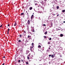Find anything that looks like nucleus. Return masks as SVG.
<instances>
[{
    "label": "nucleus",
    "mask_w": 65,
    "mask_h": 65,
    "mask_svg": "<svg viewBox=\"0 0 65 65\" xmlns=\"http://www.w3.org/2000/svg\"><path fill=\"white\" fill-rule=\"evenodd\" d=\"M18 42H21V41L20 40H19V41H18Z\"/></svg>",
    "instance_id": "obj_23"
},
{
    "label": "nucleus",
    "mask_w": 65,
    "mask_h": 65,
    "mask_svg": "<svg viewBox=\"0 0 65 65\" xmlns=\"http://www.w3.org/2000/svg\"><path fill=\"white\" fill-rule=\"evenodd\" d=\"M26 64H28V62H26Z\"/></svg>",
    "instance_id": "obj_28"
},
{
    "label": "nucleus",
    "mask_w": 65,
    "mask_h": 65,
    "mask_svg": "<svg viewBox=\"0 0 65 65\" xmlns=\"http://www.w3.org/2000/svg\"><path fill=\"white\" fill-rule=\"evenodd\" d=\"M29 54V55H30V54Z\"/></svg>",
    "instance_id": "obj_45"
},
{
    "label": "nucleus",
    "mask_w": 65,
    "mask_h": 65,
    "mask_svg": "<svg viewBox=\"0 0 65 65\" xmlns=\"http://www.w3.org/2000/svg\"><path fill=\"white\" fill-rule=\"evenodd\" d=\"M49 49H51V48L49 47Z\"/></svg>",
    "instance_id": "obj_43"
},
{
    "label": "nucleus",
    "mask_w": 65,
    "mask_h": 65,
    "mask_svg": "<svg viewBox=\"0 0 65 65\" xmlns=\"http://www.w3.org/2000/svg\"><path fill=\"white\" fill-rule=\"evenodd\" d=\"M33 17H34V15H32L31 17V20L33 18Z\"/></svg>",
    "instance_id": "obj_3"
},
{
    "label": "nucleus",
    "mask_w": 65,
    "mask_h": 65,
    "mask_svg": "<svg viewBox=\"0 0 65 65\" xmlns=\"http://www.w3.org/2000/svg\"><path fill=\"white\" fill-rule=\"evenodd\" d=\"M33 14H34V13H33Z\"/></svg>",
    "instance_id": "obj_51"
},
{
    "label": "nucleus",
    "mask_w": 65,
    "mask_h": 65,
    "mask_svg": "<svg viewBox=\"0 0 65 65\" xmlns=\"http://www.w3.org/2000/svg\"><path fill=\"white\" fill-rule=\"evenodd\" d=\"M57 9H58L59 8V6H57Z\"/></svg>",
    "instance_id": "obj_16"
},
{
    "label": "nucleus",
    "mask_w": 65,
    "mask_h": 65,
    "mask_svg": "<svg viewBox=\"0 0 65 65\" xmlns=\"http://www.w3.org/2000/svg\"><path fill=\"white\" fill-rule=\"evenodd\" d=\"M2 27V25L1 26H0V27L1 28Z\"/></svg>",
    "instance_id": "obj_21"
},
{
    "label": "nucleus",
    "mask_w": 65,
    "mask_h": 65,
    "mask_svg": "<svg viewBox=\"0 0 65 65\" xmlns=\"http://www.w3.org/2000/svg\"><path fill=\"white\" fill-rule=\"evenodd\" d=\"M38 48H41V46H40V45H39L38 46Z\"/></svg>",
    "instance_id": "obj_6"
},
{
    "label": "nucleus",
    "mask_w": 65,
    "mask_h": 65,
    "mask_svg": "<svg viewBox=\"0 0 65 65\" xmlns=\"http://www.w3.org/2000/svg\"><path fill=\"white\" fill-rule=\"evenodd\" d=\"M62 12H65V10H63L62 11Z\"/></svg>",
    "instance_id": "obj_11"
},
{
    "label": "nucleus",
    "mask_w": 65,
    "mask_h": 65,
    "mask_svg": "<svg viewBox=\"0 0 65 65\" xmlns=\"http://www.w3.org/2000/svg\"><path fill=\"white\" fill-rule=\"evenodd\" d=\"M15 60H16V57H15Z\"/></svg>",
    "instance_id": "obj_39"
},
{
    "label": "nucleus",
    "mask_w": 65,
    "mask_h": 65,
    "mask_svg": "<svg viewBox=\"0 0 65 65\" xmlns=\"http://www.w3.org/2000/svg\"><path fill=\"white\" fill-rule=\"evenodd\" d=\"M45 1V2H46V0H44Z\"/></svg>",
    "instance_id": "obj_37"
},
{
    "label": "nucleus",
    "mask_w": 65,
    "mask_h": 65,
    "mask_svg": "<svg viewBox=\"0 0 65 65\" xmlns=\"http://www.w3.org/2000/svg\"><path fill=\"white\" fill-rule=\"evenodd\" d=\"M43 26H46V25H45V24H43Z\"/></svg>",
    "instance_id": "obj_22"
},
{
    "label": "nucleus",
    "mask_w": 65,
    "mask_h": 65,
    "mask_svg": "<svg viewBox=\"0 0 65 65\" xmlns=\"http://www.w3.org/2000/svg\"><path fill=\"white\" fill-rule=\"evenodd\" d=\"M47 31H46L45 32V34H47Z\"/></svg>",
    "instance_id": "obj_20"
},
{
    "label": "nucleus",
    "mask_w": 65,
    "mask_h": 65,
    "mask_svg": "<svg viewBox=\"0 0 65 65\" xmlns=\"http://www.w3.org/2000/svg\"><path fill=\"white\" fill-rule=\"evenodd\" d=\"M49 40H52V38H50L49 39Z\"/></svg>",
    "instance_id": "obj_26"
},
{
    "label": "nucleus",
    "mask_w": 65,
    "mask_h": 65,
    "mask_svg": "<svg viewBox=\"0 0 65 65\" xmlns=\"http://www.w3.org/2000/svg\"><path fill=\"white\" fill-rule=\"evenodd\" d=\"M18 39H17V40H18Z\"/></svg>",
    "instance_id": "obj_47"
},
{
    "label": "nucleus",
    "mask_w": 65,
    "mask_h": 65,
    "mask_svg": "<svg viewBox=\"0 0 65 65\" xmlns=\"http://www.w3.org/2000/svg\"><path fill=\"white\" fill-rule=\"evenodd\" d=\"M22 62H23L24 61V60H21Z\"/></svg>",
    "instance_id": "obj_30"
},
{
    "label": "nucleus",
    "mask_w": 65,
    "mask_h": 65,
    "mask_svg": "<svg viewBox=\"0 0 65 65\" xmlns=\"http://www.w3.org/2000/svg\"><path fill=\"white\" fill-rule=\"evenodd\" d=\"M54 56H55V54H54L52 55L51 56L52 57V58H54V57H55Z\"/></svg>",
    "instance_id": "obj_2"
},
{
    "label": "nucleus",
    "mask_w": 65,
    "mask_h": 65,
    "mask_svg": "<svg viewBox=\"0 0 65 65\" xmlns=\"http://www.w3.org/2000/svg\"><path fill=\"white\" fill-rule=\"evenodd\" d=\"M49 57H51V55H49Z\"/></svg>",
    "instance_id": "obj_33"
},
{
    "label": "nucleus",
    "mask_w": 65,
    "mask_h": 65,
    "mask_svg": "<svg viewBox=\"0 0 65 65\" xmlns=\"http://www.w3.org/2000/svg\"><path fill=\"white\" fill-rule=\"evenodd\" d=\"M30 20H28V24H30Z\"/></svg>",
    "instance_id": "obj_5"
},
{
    "label": "nucleus",
    "mask_w": 65,
    "mask_h": 65,
    "mask_svg": "<svg viewBox=\"0 0 65 65\" xmlns=\"http://www.w3.org/2000/svg\"><path fill=\"white\" fill-rule=\"evenodd\" d=\"M60 37H63V35L62 34H61L60 35Z\"/></svg>",
    "instance_id": "obj_7"
},
{
    "label": "nucleus",
    "mask_w": 65,
    "mask_h": 65,
    "mask_svg": "<svg viewBox=\"0 0 65 65\" xmlns=\"http://www.w3.org/2000/svg\"><path fill=\"white\" fill-rule=\"evenodd\" d=\"M53 26V24H52L51 25V26Z\"/></svg>",
    "instance_id": "obj_41"
},
{
    "label": "nucleus",
    "mask_w": 65,
    "mask_h": 65,
    "mask_svg": "<svg viewBox=\"0 0 65 65\" xmlns=\"http://www.w3.org/2000/svg\"><path fill=\"white\" fill-rule=\"evenodd\" d=\"M32 31L33 32H34V29H32Z\"/></svg>",
    "instance_id": "obj_18"
},
{
    "label": "nucleus",
    "mask_w": 65,
    "mask_h": 65,
    "mask_svg": "<svg viewBox=\"0 0 65 65\" xmlns=\"http://www.w3.org/2000/svg\"><path fill=\"white\" fill-rule=\"evenodd\" d=\"M19 62H21V60H19L18 61Z\"/></svg>",
    "instance_id": "obj_24"
},
{
    "label": "nucleus",
    "mask_w": 65,
    "mask_h": 65,
    "mask_svg": "<svg viewBox=\"0 0 65 65\" xmlns=\"http://www.w3.org/2000/svg\"><path fill=\"white\" fill-rule=\"evenodd\" d=\"M29 51H28L27 52H26V54H28V53H29Z\"/></svg>",
    "instance_id": "obj_14"
},
{
    "label": "nucleus",
    "mask_w": 65,
    "mask_h": 65,
    "mask_svg": "<svg viewBox=\"0 0 65 65\" xmlns=\"http://www.w3.org/2000/svg\"><path fill=\"white\" fill-rule=\"evenodd\" d=\"M20 37H22V35H20L19 36Z\"/></svg>",
    "instance_id": "obj_17"
},
{
    "label": "nucleus",
    "mask_w": 65,
    "mask_h": 65,
    "mask_svg": "<svg viewBox=\"0 0 65 65\" xmlns=\"http://www.w3.org/2000/svg\"><path fill=\"white\" fill-rule=\"evenodd\" d=\"M8 32H9V30H10V29H9V28H8Z\"/></svg>",
    "instance_id": "obj_25"
},
{
    "label": "nucleus",
    "mask_w": 65,
    "mask_h": 65,
    "mask_svg": "<svg viewBox=\"0 0 65 65\" xmlns=\"http://www.w3.org/2000/svg\"><path fill=\"white\" fill-rule=\"evenodd\" d=\"M26 1L27 2V1Z\"/></svg>",
    "instance_id": "obj_52"
},
{
    "label": "nucleus",
    "mask_w": 65,
    "mask_h": 65,
    "mask_svg": "<svg viewBox=\"0 0 65 65\" xmlns=\"http://www.w3.org/2000/svg\"><path fill=\"white\" fill-rule=\"evenodd\" d=\"M28 1V0H27Z\"/></svg>",
    "instance_id": "obj_50"
},
{
    "label": "nucleus",
    "mask_w": 65,
    "mask_h": 65,
    "mask_svg": "<svg viewBox=\"0 0 65 65\" xmlns=\"http://www.w3.org/2000/svg\"><path fill=\"white\" fill-rule=\"evenodd\" d=\"M29 37H30V36H28V38H29Z\"/></svg>",
    "instance_id": "obj_27"
},
{
    "label": "nucleus",
    "mask_w": 65,
    "mask_h": 65,
    "mask_svg": "<svg viewBox=\"0 0 65 65\" xmlns=\"http://www.w3.org/2000/svg\"><path fill=\"white\" fill-rule=\"evenodd\" d=\"M8 33H9V31H8V32H7L8 34Z\"/></svg>",
    "instance_id": "obj_38"
},
{
    "label": "nucleus",
    "mask_w": 65,
    "mask_h": 65,
    "mask_svg": "<svg viewBox=\"0 0 65 65\" xmlns=\"http://www.w3.org/2000/svg\"><path fill=\"white\" fill-rule=\"evenodd\" d=\"M24 13H22L21 14V15H24Z\"/></svg>",
    "instance_id": "obj_9"
},
{
    "label": "nucleus",
    "mask_w": 65,
    "mask_h": 65,
    "mask_svg": "<svg viewBox=\"0 0 65 65\" xmlns=\"http://www.w3.org/2000/svg\"><path fill=\"white\" fill-rule=\"evenodd\" d=\"M59 14H58L57 15V16L58 17V16H59Z\"/></svg>",
    "instance_id": "obj_35"
},
{
    "label": "nucleus",
    "mask_w": 65,
    "mask_h": 65,
    "mask_svg": "<svg viewBox=\"0 0 65 65\" xmlns=\"http://www.w3.org/2000/svg\"><path fill=\"white\" fill-rule=\"evenodd\" d=\"M3 58H5V56H4L3 57Z\"/></svg>",
    "instance_id": "obj_29"
},
{
    "label": "nucleus",
    "mask_w": 65,
    "mask_h": 65,
    "mask_svg": "<svg viewBox=\"0 0 65 65\" xmlns=\"http://www.w3.org/2000/svg\"><path fill=\"white\" fill-rule=\"evenodd\" d=\"M24 36H25V35L24 34Z\"/></svg>",
    "instance_id": "obj_46"
},
{
    "label": "nucleus",
    "mask_w": 65,
    "mask_h": 65,
    "mask_svg": "<svg viewBox=\"0 0 65 65\" xmlns=\"http://www.w3.org/2000/svg\"><path fill=\"white\" fill-rule=\"evenodd\" d=\"M16 62H15V64H16Z\"/></svg>",
    "instance_id": "obj_44"
},
{
    "label": "nucleus",
    "mask_w": 65,
    "mask_h": 65,
    "mask_svg": "<svg viewBox=\"0 0 65 65\" xmlns=\"http://www.w3.org/2000/svg\"><path fill=\"white\" fill-rule=\"evenodd\" d=\"M30 51L31 52H32L33 51V50H34V48H33V47L31 46L30 47Z\"/></svg>",
    "instance_id": "obj_1"
},
{
    "label": "nucleus",
    "mask_w": 65,
    "mask_h": 65,
    "mask_svg": "<svg viewBox=\"0 0 65 65\" xmlns=\"http://www.w3.org/2000/svg\"><path fill=\"white\" fill-rule=\"evenodd\" d=\"M50 46V47H51V46Z\"/></svg>",
    "instance_id": "obj_49"
},
{
    "label": "nucleus",
    "mask_w": 65,
    "mask_h": 65,
    "mask_svg": "<svg viewBox=\"0 0 65 65\" xmlns=\"http://www.w3.org/2000/svg\"><path fill=\"white\" fill-rule=\"evenodd\" d=\"M63 23H65V21H64V22H63Z\"/></svg>",
    "instance_id": "obj_42"
},
{
    "label": "nucleus",
    "mask_w": 65,
    "mask_h": 65,
    "mask_svg": "<svg viewBox=\"0 0 65 65\" xmlns=\"http://www.w3.org/2000/svg\"><path fill=\"white\" fill-rule=\"evenodd\" d=\"M53 14L54 15H55V14H54V13H53Z\"/></svg>",
    "instance_id": "obj_34"
},
{
    "label": "nucleus",
    "mask_w": 65,
    "mask_h": 65,
    "mask_svg": "<svg viewBox=\"0 0 65 65\" xmlns=\"http://www.w3.org/2000/svg\"><path fill=\"white\" fill-rule=\"evenodd\" d=\"M48 44H51V42H48Z\"/></svg>",
    "instance_id": "obj_12"
},
{
    "label": "nucleus",
    "mask_w": 65,
    "mask_h": 65,
    "mask_svg": "<svg viewBox=\"0 0 65 65\" xmlns=\"http://www.w3.org/2000/svg\"><path fill=\"white\" fill-rule=\"evenodd\" d=\"M27 59L28 60H29L30 59V58H29V57L27 56Z\"/></svg>",
    "instance_id": "obj_13"
},
{
    "label": "nucleus",
    "mask_w": 65,
    "mask_h": 65,
    "mask_svg": "<svg viewBox=\"0 0 65 65\" xmlns=\"http://www.w3.org/2000/svg\"><path fill=\"white\" fill-rule=\"evenodd\" d=\"M9 24H8V26H9Z\"/></svg>",
    "instance_id": "obj_40"
},
{
    "label": "nucleus",
    "mask_w": 65,
    "mask_h": 65,
    "mask_svg": "<svg viewBox=\"0 0 65 65\" xmlns=\"http://www.w3.org/2000/svg\"><path fill=\"white\" fill-rule=\"evenodd\" d=\"M17 25V23L16 22H15V24L14 25V26H16Z\"/></svg>",
    "instance_id": "obj_8"
},
{
    "label": "nucleus",
    "mask_w": 65,
    "mask_h": 65,
    "mask_svg": "<svg viewBox=\"0 0 65 65\" xmlns=\"http://www.w3.org/2000/svg\"><path fill=\"white\" fill-rule=\"evenodd\" d=\"M29 9L30 10H31V9H32V7H30L29 8Z\"/></svg>",
    "instance_id": "obj_10"
},
{
    "label": "nucleus",
    "mask_w": 65,
    "mask_h": 65,
    "mask_svg": "<svg viewBox=\"0 0 65 65\" xmlns=\"http://www.w3.org/2000/svg\"><path fill=\"white\" fill-rule=\"evenodd\" d=\"M23 32H24V33H25V34H26V32L25 31H23Z\"/></svg>",
    "instance_id": "obj_19"
},
{
    "label": "nucleus",
    "mask_w": 65,
    "mask_h": 65,
    "mask_svg": "<svg viewBox=\"0 0 65 65\" xmlns=\"http://www.w3.org/2000/svg\"><path fill=\"white\" fill-rule=\"evenodd\" d=\"M4 64H5L4 63L2 64V65H4Z\"/></svg>",
    "instance_id": "obj_36"
},
{
    "label": "nucleus",
    "mask_w": 65,
    "mask_h": 65,
    "mask_svg": "<svg viewBox=\"0 0 65 65\" xmlns=\"http://www.w3.org/2000/svg\"><path fill=\"white\" fill-rule=\"evenodd\" d=\"M15 57H16V55H15Z\"/></svg>",
    "instance_id": "obj_48"
},
{
    "label": "nucleus",
    "mask_w": 65,
    "mask_h": 65,
    "mask_svg": "<svg viewBox=\"0 0 65 65\" xmlns=\"http://www.w3.org/2000/svg\"><path fill=\"white\" fill-rule=\"evenodd\" d=\"M31 45L32 46H33V47H34V43H32Z\"/></svg>",
    "instance_id": "obj_4"
},
{
    "label": "nucleus",
    "mask_w": 65,
    "mask_h": 65,
    "mask_svg": "<svg viewBox=\"0 0 65 65\" xmlns=\"http://www.w3.org/2000/svg\"><path fill=\"white\" fill-rule=\"evenodd\" d=\"M26 13H27V14H28V12H27V11H26Z\"/></svg>",
    "instance_id": "obj_31"
},
{
    "label": "nucleus",
    "mask_w": 65,
    "mask_h": 65,
    "mask_svg": "<svg viewBox=\"0 0 65 65\" xmlns=\"http://www.w3.org/2000/svg\"><path fill=\"white\" fill-rule=\"evenodd\" d=\"M37 5V3H36L35 4V5Z\"/></svg>",
    "instance_id": "obj_32"
},
{
    "label": "nucleus",
    "mask_w": 65,
    "mask_h": 65,
    "mask_svg": "<svg viewBox=\"0 0 65 65\" xmlns=\"http://www.w3.org/2000/svg\"><path fill=\"white\" fill-rule=\"evenodd\" d=\"M44 38H45V39H46V38H47L45 36H44Z\"/></svg>",
    "instance_id": "obj_15"
}]
</instances>
